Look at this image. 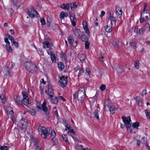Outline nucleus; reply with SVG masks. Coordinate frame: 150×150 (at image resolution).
I'll use <instances>...</instances> for the list:
<instances>
[{
    "label": "nucleus",
    "mask_w": 150,
    "mask_h": 150,
    "mask_svg": "<svg viewBox=\"0 0 150 150\" xmlns=\"http://www.w3.org/2000/svg\"><path fill=\"white\" fill-rule=\"evenodd\" d=\"M78 98V101L81 102H83L84 101L86 97L85 89L83 87L80 88L75 94H74L73 96L74 98L76 97Z\"/></svg>",
    "instance_id": "nucleus-1"
},
{
    "label": "nucleus",
    "mask_w": 150,
    "mask_h": 150,
    "mask_svg": "<svg viewBox=\"0 0 150 150\" xmlns=\"http://www.w3.org/2000/svg\"><path fill=\"white\" fill-rule=\"evenodd\" d=\"M24 65L25 68L32 73L36 72L37 70V68L34 63L30 61L26 62Z\"/></svg>",
    "instance_id": "nucleus-2"
},
{
    "label": "nucleus",
    "mask_w": 150,
    "mask_h": 150,
    "mask_svg": "<svg viewBox=\"0 0 150 150\" xmlns=\"http://www.w3.org/2000/svg\"><path fill=\"white\" fill-rule=\"evenodd\" d=\"M150 19V13L147 11H143L140 18V22L143 23L144 21L149 20Z\"/></svg>",
    "instance_id": "nucleus-3"
},
{
    "label": "nucleus",
    "mask_w": 150,
    "mask_h": 150,
    "mask_svg": "<svg viewBox=\"0 0 150 150\" xmlns=\"http://www.w3.org/2000/svg\"><path fill=\"white\" fill-rule=\"evenodd\" d=\"M38 130L39 132H41V135L42 138L45 139L47 138V135L48 134V131L45 127L39 126Z\"/></svg>",
    "instance_id": "nucleus-4"
},
{
    "label": "nucleus",
    "mask_w": 150,
    "mask_h": 150,
    "mask_svg": "<svg viewBox=\"0 0 150 150\" xmlns=\"http://www.w3.org/2000/svg\"><path fill=\"white\" fill-rule=\"evenodd\" d=\"M122 118L126 127L127 129L130 128L132 126L131 120L130 117H127L124 116L122 117Z\"/></svg>",
    "instance_id": "nucleus-5"
},
{
    "label": "nucleus",
    "mask_w": 150,
    "mask_h": 150,
    "mask_svg": "<svg viewBox=\"0 0 150 150\" xmlns=\"http://www.w3.org/2000/svg\"><path fill=\"white\" fill-rule=\"evenodd\" d=\"M30 11L28 9L26 10V12L29 17L31 18H33L35 17H38V13L33 7H32L30 8Z\"/></svg>",
    "instance_id": "nucleus-6"
},
{
    "label": "nucleus",
    "mask_w": 150,
    "mask_h": 150,
    "mask_svg": "<svg viewBox=\"0 0 150 150\" xmlns=\"http://www.w3.org/2000/svg\"><path fill=\"white\" fill-rule=\"evenodd\" d=\"M149 25V23H147L144 27L138 28L136 31V33L138 35H143L144 34L146 30L145 28H147Z\"/></svg>",
    "instance_id": "nucleus-7"
},
{
    "label": "nucleus",
    "mask_w": 150,
    "mask_h": 150,
    "mask_svg": "<svg viewBox=\"0 0 150 150\" xmlns=\"http://www.w3.org/2000/svg\"><path fill=\"white\" fill-rule=\"evenodd\" d=\"M41 107L39 106H37V108L38 109H42V110L45 113L47 116L48 117L49 116V113L47 112V108L46 107V104L45 100H44V101L43 103L41 105Z\"/></svg>",
    "instance_id": "nucleus-8"
},
{
    "label": "nucleus",
    "mask_w": 150,
    "mask_h": 150,
    "mask_svg": "<svg viewBox=\"0 0 150 150\" xmlns=\"http://www.w3.org/2000/svg\"><path fill=\"white\" fill-rule=\"evenodd\" d=\"M60 85L62 87H64L67 84V79L64 76H62L60 78V79L59 81Z\"/></svg>",
    "instance_id": "nucleus-9"
},
{
    "label": "nucleus",
    "mask_w": 150,
    "mask_h": 150,
    "mask_svg": "<svg viewBox=\"0 0 150 150\" xmlns=\"http://www.w3.org/2000/svg\"><path fill=\"white\" fill-rule=\"evenodd\" d=\"M108 20L110 21L111 23L110 24L112 25V24H114L115 25L117 20L115 17L111 13H110L108 17Z\"/></svg>",
    "instance_id": "nucleus-10"
},
{
    "label": "nucleus",
    "mask_w": 150,
    "mask_h": 150,
    "mask_svg": "<svg viewBox=\"0 0 150 150\" xmlns=\"http://www.w3.org/2000/svg\"><path fill=\"white\" fill-rule=\"evenodd\" d=\"M31 139L32 141H33V142L34 143V146L35 149H36L40 150V146L39 145L40 144L38 143V140L33 137H31Z\"/></svg>",
    "instance_id": "nucleus-11"
},
{
    "label": "nucleus",
    "mask_w": 150,
    "mask_h": 150,
    "mask_svg": "<svg viewBox=\"0 0 150 150\" xmlns=\"http://www.w3.org/2000/svg\"><path fill=\"white\" fill-rule=\"evenodd\" d=\"M20 124L23 128H26L28 126L27 119L25 118H22L20 122Z\"/></svg>",
    "instance_id": "nucleus-12"
},
{
    "label": "nucleus",
    "mask_w": 150,
    "mask_h": 150,
    "mask_svg": "<svg viewBox=\"0 0 150 150\" xmlns=\"http://www.w3.org/2000/svg\"><path fill=\"white\" fill-rule=\"evenodd\" d=\"M116 15L119 18H120L122 17V9L119 6H117L115 8Z\"/></svg>",
    "instance_id": "nucleus-13"
},
{
    "label": "nucleus",
    "mask_w": 150,
    "mask_h": 150,
    "mask_svg": "<svg viewBox=\"0 0 150 150\" xmlns=\"http://www.w3.org/2000/svg\"><path fill=\"white\" fill-rule=\"evenodd\" d=\"M2 93L0 94V99L1 100L2 102L5 103L6 102V98L5 97V92L4 90L2 89Z\"/></svg>",
    "instance_id": "nucleus-14"
},
{
    "label": "nucleus",
    "mask_w": 150,
    "mask_h": 150,
    "mask_svg": "<svg viewBox=\"0 0 150 150\" xmlns=\"http://www.w3.org/2000/svg\"><path fill=\"white\" fill-rule=\"evenodd\" d=\"M86 56L83 54L82 51H80L78 55V58L80 61L83 62L86 58Z\"/></svg>",
    "instance_id": "nucleus-15"
},
{
    "label": "nucleus",
    "mask_w": 150,
    "mask_h": 150,
    "mask_svg": "<svg viewBox=\"0 0 150 150\" xmlns=\"http://www.w3.org/2000/svg\"><path fill=\"white\" fill-rule=\"evenodd\" d=\"M83 27L84 30L87 34L89 35L90 32L88 27L87 23L85 21L83 22Z\"/></svg>",
    "instance_id": "nucleus-16"
},
{
    "label": "nucleus",
    "mask_w": 150,
    "mask_h": 150,
    "mask_svg": "<svg viewBox=\"0 0 150 150\" xmlns=\"http://www.w3.org/2000/svg\"><path fill=\"white\" fill-rule=\"evenodd\" d=\"M11 2L13 4L16 6L19 7L22 4L21 0H11Z\"/></svg>",
    "instance_id": "nucleus-17"
},
{
    "label": "nucleus",
    "mask_w": 150,
    "mask_h": 150,
    "mask_svg": "<svg viewBox=\"0 0 150 150\" xmlns=\"http://www.w3.org/2000/svg\"><path fill=\"white\" fill-rule=\"evenodd\" d=\"M50 102L52 104H57L59 102L58 98L55 96L50 97Z\"/></svg>",
    "instance_id": "nucleus-18"
},
{
    "label": "nucleus",
    "mask_w": 150,
    "mask_h": 150,
    "mask_svg": "<svg viewBox=\"0 0 150 150\" xmlns=\"http://www.w3.org/2000/svg\"><path fill=\"white\" fill-rule=\"evenodd\" d=\"M67 40L71 46H73L74 42L73 36L71 35H69L67 37Z\"/></svg>",
    "instance_id": "nucleus-19"
},
{
    "label": "nucleus",
    "mask_w": 150,
    "mask_h": 150,
    "mask_svg": "<svg viewBox=\"0 0 150 150\" xmlns=\"http://www.w3.org/2000/svg\"><path fill=\"white\" fill-rule=\"evenodd\" d=\"M43 47L44 48H50L51 49L52 45L49 42L47 41H45L43 42Z\"/></svg>",
    "instance_id": "nucleus-20"
},
{
    "label": "nucleus",
    "mask_w": 150,
    "mask_h": 150,
    "mask_svg": "<svg viewBox=\"0 0 150 150\" xmlns=\"http://www.w3.org/2000/svg\"><path fill=\"white\" fill-rule=\"evenodd\" d=\"M112 25L110 24L107 25L105 27V31L108 33H110L112 30Z\"/></svg>",
    "instance_id": "nucleus-21"
},
{
    "label": "nucleus",
    "mask_w": 150,
    "mask_h": 150,
    "mask_svg": "<svg viewBox=\"0 0 150 150\" xmlns=\"http://www.w3.org/2000/svg\"><path fill=\"white\" fill-rule=\"evenodd\" d=\"M73 32L74 35L77 37L79 38V37L81 35L79 34V32H80L79 29H73Z\"/></svg>",
    "instance_id": "nucleus-22"
},
{
    "label": "nucleus",
    "mask_w": 150,
    "mask_h": 150,
    "mask_svg": "<svg viewBox=\"0 0 150 150\" xmlns=\"http://www.w3.org/2000/svg\"><path fill=\"white\" fill-rule=\"evenodd\" d=\"M2 69L3 73L5 75H7L9 74L10 72L7 67H4Z\"/></svg>",
    "instance_id": "nucleus-23"
},
{
    "label": "nucleus",
    "mask_w": 150,
    "mask_h": 150,
    "mask_svg": "<svg viewBox=\"0 0 150 150\" xmlns=\"http://www.w3.org/2000/svg\"><path fill=\"white\" fill-rule=\"evenodd\" d=\"M60 16L61 20H62L64 19L65 17H67L68 16V14L66 12L62 11L60 14Z\"/></svg>",
    "instance_id": "nucleus-24"
},
{
    "label": "nucleus",
    "mask_w": 150,
    "mask_h": 150,
    "mask_svg": "<svg viewBox=\"0 0 150 150\" xmlns=\"http://www.w3.org/2000/svg\"><path fill=\"white\" fill-rule=\"evenodd\" d=\"M13 99L15 103L17 105L20 104L21 101L19 97L18 96H17L15 95L13 96Z\"/></svg>",
    "instance_id": "nucleus-25"
},
{
    "label": "nucleus",
    "mask_w": 150,
    "mask_h": 150,
    "mask_svg": "<svg viewBox=\"0 0 150 150\" xmlns=\"http://www.w3.org/2000/svg\"><path fill=\"white\" fill-rule=\"evenodd\" d=\"M109 111L110 113L111 114H113L115 112V107L113 105L109 106Z\"/></svg>",
    "instance_id": "nucleus-26"
},
{
    "label": "nucleus",
    "mask_w": 150,
    "mask_h": 150,
    "mask_svg": "<svg viewBox=\"0 0 150 150\" xmlns=\"http://www.w3.org/2000/svg\"><path fill=\"white\" fill-rule=\"evenodd\" d=\"M135 99L137 101L138 105L140 106H142V99L139 98L138 97H137Z\"/></svg>",
    "instance_id": "nucleus-27"
},
{
    "label": "nucleus",
    "mask_w": 150,
    "mask_h": 150,
    "mask_svg": "<svg viewBox=\"0 0 150 150\" xmlns=\"http://www.w3.org/2000/svg\"><path fill=\"white\" fill-rule=\"evenodd\" d=\"M70 19L71 20L72 24L73 25L75 26L76 25V23L75 20H76V18L70 15Z\"/></svg>",
    "instance_id": "nucleus-28"
},
{
    "label": "nucleus",
    "mask_w": 150,
    "mask_h": 150,
    "mask_svg": "<svg viewBox=\"0 0 150 150\" xmlns=\"http://www.w3.org/2000/svg\"><path fill=\"white\" fill-rule=\"evenodd\" d=\"M69 3H67L66 4H62V5H61V8L64 9H65L66 10H69Z\"/></svg>",
    "instance_id": "nucleus-29"
},
{
    "label": "nucleus",
    "mask_w": 150,
    "mask_h": 150,
    "mask_svg": "<svg viewBox=\"0 0 150 150\" xmlns=\"http://www.w3.org/2000/svg\"><path fill=\"white\" fill-rule=\"evenodd\" d=\"M29 98L24 99L21 101V103L26 106L29 104Z\"/></svg>",
    "instance_id": "nucleus-30"
},
{
    "label": "nucleus",
    "mask_w": 150,
    "mask_h": 150,
    "mask_svg": "<svg viewBox=\"0 0 150 150\" xmlns=\"http://www.w3.org/2000/svg\"><path fill=\"white\" fill-rule=\"evenodd\" d=\"M50 137L52 140L54 141V139L56 136V134L54 131H52L50 133Z\"/></svg>",
    "instance_id": "nucleus-31"
},
{
    "label": "nucleus",
    "mask_w": 150,
    "mask_h": 150,
    "mask_svg": "<svg viewBox=\"0 0 150 150\" xmlns=\"http://www.w3.org/2000/svg\"><path fill=\"white\" fill-rule=\"evenodd\" d=\"M6 50L7 51H8L9 52L12 53L13 52V50L12 49L10 45V44H6Z\"/></svg>",
    "instance_id": "nucleus-32"
},
{
    "label": "nucleus",
    "mask_w": 150,
    "mask_h": 150,
    "mask_svg": "<svg viewBox=\"0 0 150 150\" xmlns=\"http://www.w3.org/2000/svg\"><path fill=\"white\" fill-rule=\"evenodd\" d=\"M98 112L99 111L96 108L95 109V111L94 112V117L98 120L99 119V116L98 114Z\"/></svg>",
    "instance_id": "nucleus-33"
},
{
    "label": "nucleus",
    "mask_w": 150,
    "mask_h": 150,
    "mask_svg": "<svg viewBox=\"0 0 150 150\" xmlns=\"http://www.w3.org/2000/svg\"><path fill=\"white\" fill-rule=\"evenodd\" d=\"M22 94L23 97V99H24L29 98L28 94L26 92L22 91Z\"/></svg>",
    "instance_id": "nucleus-34"
},
{
    "label": "nucleus",
    "mask_w": 150,
    "mask_h": 150,
    "mask_svg": "<svg viewBox=\"0 0 150 150\" xmlns=\"http://www.w3.org/2000/svg\"><path fill=\"white\" fill-rule=\"evenodd\" d=\"M58 67L61 70H62L64 69V67L63 63L59 62L58 63Z\"/></svg>",
    "instance_id": "nucleus-35"
},
{
    "label": "nucleus",
    "mask_w": 150,
    "mask_h": 150,
    "mask_svg": "<svg viewBox=\"0 0 150 150\" xmlns=\"http://www.w3.org/2000/svg\"><path fill=\"white\" fill-rule=\"evenodd\" d=\"M48 95L50 96V97H52L54 95V93L53 92V89L48 90Z\"/></svg>",
    "instance_id": "nucleus-36"
},
{
    "label": "nucleus",
    "mask_w": 150,
    "mask_h": 150,
    "mask_svg": "<svg viewBox=\"0 0 150 150\" xmlns=\"http://www.w3.org/2000/svg\"><path fill=\"white\" fill-rule=\"evenodd\" d=\"M61 57L65 61H66L67 60V55L66 54L63 53V52H61L60 55Z\"/></svg>",
    "instance_id": "nucleus-37"
},
{
    "label": "nucleus",
    "mask_w": 150,
    "mask_h": 150,
    "mask_svg": "<svg viewBox=\"0 0 150 150\" xmlns=\"http://www.w3.org/2000/svg\"><path fill=\"white\" fill-rule=\"evenodd\" d=\"M29 112L31 115L33 116L35 115L36 113V111L35 109H31L29 111Z\"/></svg>",
    "instance_id": "nucleus-38"
},
{
    "label": "nucleus",
    "mask_w": 150,
    "mask_h": 150,
    "mask_svg": "<svg viewBox=\"0 0 150 150\" xmlns=\"http://www.w3.org/2000/svg\"><path fill=\"white\" fill-rule=\"evenodd\" d=\"M70 7L71 9L72 10H74L76 8L77 6L75 3H71V4Z\"/></svg>",
    "instance_id": "nucleus-39"
},
{
    "label": "nucleus",
    "mask_w": 150,
    "mask_h": 150,
    "mask_svg": "<svg viewBox=\"0 0 150 150\" xmlns=\"http://www.w3.org/2000/svg\"><path fill=\"white\" fill-rule=\"evenodd\" d=\"M79 38H81L83 41H86L87 40V38L84 35H80V36L79 37Z\"/></svg>",
    "instance_id": "nucleus-40"
},
{
    "label": "nucleus",
    "mask_w": 150,
    "mask_h": 150,
    "mask_svg": "<svg viewBox=\"0 0 150 150\" xmlns=\"http://www.w3.org/2000/svg\"><path fill=\"white\" fill-rule=\"evenodd\" d=\"M139 126V123L138 122H136L134 123L132 125V127L134 128H137Z\"/></svg>",
    "instance_id": "nucleus-41"
},
{
    "label": "nucleus",
    "mask_w": 150,
    "mask_h": 150,
    "mask_svg": "<svg viewBox=\"0 0 150 150\" xmlns=\"http://www.w3.org/2000/svg\"><path fill=\"white\" fill-rule=\"evenodd\" d=\"M145 112L146 114V116L147 118L149 119H150V113L149 112L148 110H145Z\"/></svg>",
    "instance_id": "nucleus-42"
},
{
    "label": "nucleus",
    "mask_w": 150,
    "mask_h": 150,
    "mask_svg": "<svg viewBox=\"0 0 150 150\" xmlns=\"http://www.w3.org/2000/svg\"><path fill=\"white\" fill-rule=\"evenodd\" d=\"M119 43V40L118 39L114 40L112 42V45L114 46H116Z\"/></svg>",
    "instance_id": "nucleus-43"
},
{
    "label": "nucleus",
    "mask_w": 150,
    "mask_h": 150,
    "mask_svg": "<svg viewBox=\"0 0 150 150\" xmlns=\"http://www.w3.org/2000/svg\"><path fill=\"white\" fill-rule=\"evenodd\" d=\"M136 44L135 41L133 40L129 44V45L131 48H134L136 46Z\"/></svg>",
    "instance_id": "nucleus-44"
},
{
    "label": "nucleus",
    "mask_w": 150,
    "mask_h": 150,
    "mask_svg": "<svg viewBox=\"0 0 150 150\" xmlns=\"http://www.w3.org/2000/svg\"><path fill=\"white\" fill-rule=\"evenodd\" d=\"M62 137L63 140L65 141L67 143H68V141L67 139V135L65 134H63L62 135Z\"/></svg>",
    "instance_id": "nucleus-45"
},
{
    "label": "nucleus",
    "mask_w": 150,
    "mask_h": 150,
    "mask_svg": "<svg viewBox=\"0 0 150 150\" xmlns=\"http://www.w3.org/2000/svg\"><path fill=\"white\" fill-rule=\"evenodd\" d=\"M51 58L52 62H56V57L54 55V54H53L51 56Z\"/></svg>",
    "instance_id": "nucleus-46"
},
{
    "label": "nucleus",
    "mask_w": 150,
    "mask_h": 150,
    "mask_svg": "<svg viewBox=\"0 0 150 150\" xmlns=\"http://www.w3.org/2000/svg\"><path fill=\"white\" fill-rule=\"evenodd\" d=\"M90 43L88 41L85 42V48L86 49H88L89 48Z\"/></svg>",
    "instance_id": "nucleus-47"
},
{
    "label": "nucleus",
    "mask_w": 150,
    "mask_h": 150,
    "mask_svg": "<svg viewBox=\"0 0 150 150\" xmlns=\"http://www.w3.org/2000/svg\"><path fill=\"white\" fill-rule=\"evenodd\" d=\"M134 65L135 68L138 69L139 67V62L138 61H136L134 62Z\"/></svg>",
    "instance_id": "nucleus-48"
},
{
    "label": "nucleus",
    "mask_w": 150,
    "mask_h": 150,
    "mask_svg": "<svg viewBox=\"0 0 150 150\" xmlns=\"http://www.w3.org/2000/svg\"><path fill=\"white\" fill-rule=\"evenodd\" d=\"M86 75L90 76L91 74V71L88 68H87L86 69Z\"/></svg>",
    "instance_id": "nucleus-49"
},
{
    "label": "nucleus",
    "mask_w": 150,
    "mask_h": 150,
    "mask_svg": "<svg viewBox=\"0 0 150 150\" xmlns=\"http://www.w3.org/2000/svg\"><path fill=\"white\" fill-rule=\"evenodd\" d=\"M106 87L105 85L103 84L100 86V89L102 91H103L105 90Z\"/></svg>",
    "instance_id": "nucleus-50"
},
{
    "label": "nucleus",
    "mask_w": 150,
    "mask_h": 150,
    "mask_svg": "<svg viewBox=\"0 0 150 150\" xmlns=\"http://www.w3.org/2000/svg\"><path fill=\"white\" fill-rule=\"evenodd\" d=\"M83 68L82 67H81L80 68L79 70V73L78 75V76H80L81 75V74L82 73H83Z\"/></svg>",
    "instance_id": "nucleus-51"
},
{
    "label": "nucleus",
    "mask_w": 150,
    "mask_h": 150,
    "mask_svg": "<svg viewBox=\"0 0 150 150\" xmlns=\"http://www.w3.org/2000/svg\"><path fill=\"white\" fill-rule=\"evenodd\" d=\"M6 114L8 116H11V117H12V116L13 114V111H11L9 112H6Z\"/></svg>",
    "instance_id": "nucleus-52"
},
{
    "label": "nucleus",
    "mask_w": 150,
    "mask_h": 150,
    "mask_svg": "<svg viewBox=\"0 0 150 150\" xmlns=\"http://www.w3.org/2000/svg\"><path fill=\"white\" fill-rule=\"evenodd\" d=\"M146 89L143 90L140 93V94L142 96H144L146 95Z\"/></svg>",
    "instance_id": "nucleus-53"
},
{
    "label": "nucleus",
    "mask_w": 150,
    "mask_h": 150,
    "mask_svg": "<svg viewBox=\"0 0 150 150\" xmlns=\"http://www.w3.org/2000/svg\"><path fill=\"white\" fill-rule=\"evenodd\" d=\"M8 147L6 146H0V149L1 150H8Z\"/></svg>",
    "instance_id": "nucleus-54"
},
{
    "label": "nucleus",
    "mask_w": 150,
    "mask_h": 150,
    "mask_svg": "<svg viewBox=\"0 0 150 150\" xmlns=\"http://www.w3.org/2000/svg\"><path fill=\"white\" fill-rule=\"evenodd\" d=\"M40 19V21L42 25H44L45 24V21L44 18H41Z\"/></svg>",
    "instance_id": "nucleus-55"
},
{
    "label": "nucleus",
    "mask_w": 150,
    "mask_h": 150,
    "mask_svg": "<svg viewBox=\"0 0 150 150\" xmlns=\"http://www.w3.org/2000/svg\"><path fill=\"white\" fill-rule=\"evenodd\" d=\"M47 52L48 54L49 55H50L51 56L53 54H54V53H53L52 51L51 50H47Z\"/></svg>",
    "instance_id": "nucleus-56"
},
{
    "label": "nucleus",
    "mask_w": 150,
    "mask_h": 150,
    "mask_svg": "<svg viewBox=\"0 0 150 150\" xmlns=\"http://www.w3.org/2000/svg\"><path fill=\"white\" fill-rule=\"evenodd\" d=\"M11 111H13L12 108L10 106H8L6 108V113L7 112H9Z\"/></svg>",
    "instance_id": "nucleus-57"
},
{
    "label": "nucleus",
    "mask_w": 150,
    "mask_h": 150,
    "mask_svg": "<svg viewBox=\"0 0 150 150\" xmlns=\"http://www.w3.org/2000/svg\"><path fill=\"white\" fill-rule=\"evenodd\" d=\"M12 44L13 45H15L17 47H18V44L17 42H16L14 40L12 42H11Z\"/></svg>",
    "instance_id": "nucleus-58"
},
{
    "label": "nucleus",
    "mask_w": 150,
    "mask_h": 150,
    "mask_svg": "<svg viewBox=\"0 0 150 150\" xmlns=\"http://www.w3.org/2000/svg\"><path fill=\"white\" fill-rule=\"evenodd\" d=\"M8 37L10 40L11 41V42H12L14 40L13 38L11 35H8Z\"/></svg>",
    "instance_id": "nucleus-59"
},
{
    "label": "nucleus",
    "mask_w": 150,
    "mask_h": 150,
    "mask_svg": "<svg viewBox=\"0 0 150 150\" xmlns=\"http://www.w3.org/2000/svg\"><path fill=\"white\" fill-rule=\"evenodd\" d=\"M70 125L69 124H67L66 126V130L67 132H69V130L70 129Z\"/></svg>",
    "instance_id": "nucleus-60"
},
{
    "label": "nucleus",
    "mask_w": 150,
    "mask_h": 150,
    "mask_svg": "<svg viewBox=\"0 0 150 150\" xmlns=\"http://www.w3.org/2000/svg\"><path fill=\"white\" fill-rule=\"evenodd\" d=\"M80 68L81 67L80 66H78L77 67L74 68V70L75 71H76L78 70H79Z\"/></svg>",
    "instance_id": "nucleus-61"
},
{
    "label": "nucleus",
    "mask_w": 150,
    "mask_h": 150,
    "mask_svg": "<svg viewBox=\"0 0 150 150\" xmlns=\"http://www.w3.org/2000/svg\"><path fill=\"white\" fill-rule=\"evenodd\" d=\"M4 41L7 44H10V42L8 40V38H4Z\"/></svg>",
    "instance_id": "nucleus-62"
},
{
    "label": "nucleus",
    "mask_w": 150,
    "mask_h": 150,
    "mask_svg": "<svg viewBox=\"0 0 150 150\" xmlns=\"http://www.w3.org/2000/svg\"><path fill=\"white\" fill-rule=\"evenodd\" d=\"M98 96V94H97V93H96V94L92 98V99H94V101H95L97 98V97Z\"/></svg>",
    "instance_id": "nucleus-63"
},
{
    "label": "nucleus",
    "mask_w": 150,
    "mask_h": 150,
    "mask_svg": "<svg viewBox=\"0 0 150 150\" xmlns=\"http://www.w3.org/2000/svg\"><path fill=\"white\" fill-rule=\"evenodd\" d=\"M48 90L52 89V85L50 84H49L48 85Z\"/></svg>",
    "instance_id": "nucleus-64"
}]
</instances>
